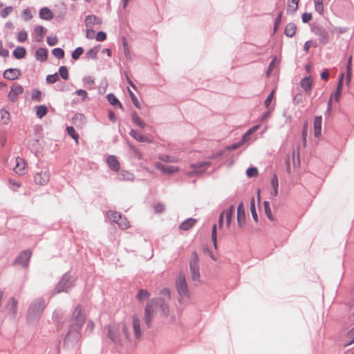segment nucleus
Returning a JSON list of instances; mask_svg holds the SVG:
<instances>
[{
	"instance_id": "obj_56",
	"label": "nucleus",
	"mask_w": 354,
	"mask_h": 354,
	"mask_svg": "<svg viewBox=\"0 0 354 354\" xmlns=\"http://www.w3.org/2000/svg\"><path fill=\"white\" fill-rule=\"evenodd\" d=\"M274 91H272L270 93V94L268 95L267 99L266 100V101H265V106H266V107L268 108L269 106L270 105L272 101L274 99Z\"/></svg>"
},
{
	"instance_id": "obj_52",
	"label": "nucleus",
	"mask_w": 354,
	"mask_h": 354,
	"mask_svg": "<svg viewBox=\"0 0 354 354\" xmlns=\"http://www.w3.org/2000/svg\"><path fill=\"white\" fill-rule=\"evenodd\" d=\"M41 99V93L39 90H34L32 93V100L39 102Z\"/></svg>"
},
{
	"instance_id": "obj_49",
	"label": "nucleus",
	"mask_w": 354,
	"mask_h": 354,
	"mask_svg": "<svg viewBox=\"0 0 354 354\" xmlns=\"http://www.w3.org/2000/svg\"><path fill=\"white\" fill-rule=\"evenodd\" d=\"M59 80V75L57 73H55L53 75H48L46 77V81L50 83L53 84Z\"/></svg>"
},
{
	"instance_id": "obj_41",
	"label": "nucleus",
	"mask_w": 354,
	"mask_h": 354,
	"mask_svg": "<svg viewBox=\"0 0 354 354\" xmlns=\"http://www.w3.org/2000/svg\"><path fill=\"white\" fill-rule=\"evenodd\" d=\"M67 133L69 136H71L77 143L78 142V138L79 136L76 133L75 129L73 127H68L66 128Z\"/></svg>"
},
{
	"instance_id": "obj_48",
	"label": "nucleus",
	"mask_w": 354,
	"mask_h": 354,
	"mask_svg": "<svg viewBox=\"0 0 354 354\" xmlns=\"http://www.w3.org/2000/svg\"><path fill=\"white\" fill-rule=\"evenodd\" d=\"M84 52V50L81 47H79V48H77L73 52V54H72V57L74 59H78L80 58V57L82 55Z\"/></svg>"
},
{
	"instance_id": "obj_61",
	"label": "nucleus",
	"mask_w": 354,
	"mask_h": 354,
	"mask_svg": "<svg viewBox=\"0 0 354 354\" xmlns=\"http://www.w3.org/2000/svg\"><path fill=\"white\" fill-rule=\"evenodd\" d=\"M165 206L163 204L158 203L154 206V210L156 213H161L164 211Z\"/></svg>"
},
{
	"instance_id": "obj_10",
	"label": "nucleus",
	"mask_w": 354,
	"mask_h": 354,
	"mask_svg": "<svg viewBox=\"0 0 354 354\" xmlns=\"http://www.w3.org/2000/svg\"><path fill=\"white\" fill-rule=\"evenodd\" d=\"M24 92V88L17 83H15L11 86L10 91L8 93V98L12 102H17L19 95Z\"/></svg>"
},
{
	"instance_id": "obj_31",
	"label": "nucleus",
	"mask_w": 354,
	"mask_h": 354,
	"mask_svg": "<svg viewBox=\"0 0 354 354\" xmlns=\"http://www.w3.org/2000/svg\"><path fill=\"white\" fill-rule=\"evenodd\" d=\"M150 297V293L148 290L141 289L139 290L138 293L136 295V299L142 302L144 300L149 299Z\"/></svg>"
},
{
	"instance_id": "obj_11",
	"label": "nucleus",
	"mask_w": 354,
	"mask_h": 354,
	"mask_svg": "<svg viewBox=\"0 0 354 354\" xmlns=\"http://www.w3.org/2000/svg\"><path fill=\"white\" fill-rule=\"evenodd\" d=\"M28 171L27 163L25 160L20 157L15 158V166L14 171L19 175H24Z\"/></svg>"
},
{
	"instance_id": "obj_55",
	"label": "nucleus",
	"mask_w": 354,
	"mask_h": 354,
	"mask_svg": "<svg viewBox=\"0 0 354 354\" xmlns=\"http://www.w3.org/2000/svg\"><path fill=\"white\" fill-rule=\"evenodd\" d=\"M106 35L104 32L100 31L98 32L95 36V39L98 41H103L106 39Z\"/></svg>"
},
{
	"instance_id": "obj_47",
	"label": "nucleus",
	"mask_w": 354,
	"mask_h": 354,
	"mask_svg": "<svg viewBox=\"0 0 354 354\" xmlns=\"http://www.w3.org/2000/svg\"><path fill=\"white\" fill-rule=\"evenodd\" d=\"M264 209H265V212H266V214L268 218L270 220L273 221L274 218L272 214L271 209L270 207V204L268 202H266V201L264 202Z\"/></svg>"
},
{
	"instance_id": "obj_34",
	"label": "nucleus",
	"mask_w": 354,
	"mask_h": 354,
	"mask_svg": "<svg viewBox=\"0 0 354 354\" xmlns=\"http://www.w3.org/2000/svg\"><path fill=\"white\" fill-rule=\"evenodd\" d=\"M26 50L23 47H17L13 52V55L17 59H22L25 57Z\"/></svg>"
},
{
	"instance_id": "obj_2",
	"label": "nucleus",
	"mask_w": 354,
	"mask_h": 354,
	"mask_svg": "<svg viewBox=\"0 0 354 354\" xmlns=\"http://www.w3.org/2000/svg\"><path fill=\"white\" fill-rule=\"evenodd\" d=\"M106 335L115 344L122 346L124 342L131 341V334L124 322L112 323L105 327Z\"/></svg>"
},
{
	"instance_id": "obj_40",
	"label": "nucleus",
	"mask_w": 354,
	"mask_h": 354,
	"mask_svg": "<svg viewBox=\"0 0 354 354\" xmlns=\"http://www.w3.org/2000/svg\"><path fill=\"white\" fill-rule=\"evenodd\" d=\"M132 120L133 122L140 127L143 128L145 126V122L141 120V118L136 113L132 115Z\"/></svg>"
},
{
	"instance_id": "obj_64",
	"label": "nucleus",
	"mask_w": 354,
	"mask_h": 354,
	"mask_svg": "<svg viewBox=\"0 0 354 354\" xmlns=\"http://www.w3.org/2000/svg\"><path fill=\"white\" fill-rule=\"evenodd\" d=\"M76 94L80 96L83 100L87 97V92L83 89H80L76 91Z\"/></svg>"
},
{
	"instance_id": "obj_26",
	"label": "nucleus",
	"mask_w": 354,
	"mask_h": 354,
	"mask_svg": "<svg viewBox=\"0 0 354 354\" xmlns=\"http://www.w3.org/2000/svg\"><path fill=\"white\" fill-rule=\"evenodd\" d=\"M86 26L87 28H92V26L96 24H100L101 21L99 18L94 15H89L85 19Z\"/></svg>"
},
{
	"instance_id": "obj_22",
	"label": "nucleus",
	"mask_w": 354,
	"mask_h": 354,
	"mask_svg": "<svg viewBox=\"0 0 354 354\" xmlns=\"http://www.w3.org/2000/svg\"><path fill=\"white\" fill-rule=\"evenodd\" d=\"M39 17L44 20H50L53 18V13L48 8L44 7L40 10Z\"/></svg>"
},
{
	"instance_id": "obj_62",
	"label": "nucleus",
	"mask_w": 354,
	"mask_h": 354,
	"mask_svg": "<svg viewBox=\"0 0 354 354\" xmlns=\"http://www.w3.org/2000/svg\"><path fill=\"white\" fill-rule=\"evenodd\" d=\"M312 19V15L310 13L305 12L302 15V21L304 23H308Z\"/></svg>"
},
{
	"instance_id": "obj_9",
	"label": "nucleus",
	"mask_w": 354,
	"mask_h": 354,
	"mask_svg": "<svg viewBox=\"0 0 354 354\" xmlns=\"http://www.w3.org/2000/svg\"><path fill=\"white\" fill-rule=\"evenodd\" d=\"M208 167L209 164L205 162L197 165H191L189 169L186 171V174L189 176L201 174L203 173Z\"/></svg>"
},
{
	"instance_id": "obj_59",
	"label": "nucleus",
	"mask_w": 354,
	"mask_h": 354,
	"mask_svg": "<svg viewBox=\"0 0 354 354\" xmlns=\"http://www.w3.org/2000/svg\"><path fill=\"white\" fill-rule=\"evenodd\" d=\"M8 55H9L8 50L3 48V43L0 40V55L3 57H6L8 56Z\"/></svg>"
},
{
	"instance_id": "obj_16",
	"label": "nucleus",
	"mask_w": 354,
	"mask_h": 354,
	"mask_svg": "<svg viewBox=\"0 0 354 354\" xmlns=\"http://www.w3.org/2000/svg\"><path fill=\"white\" fill-rule=\"evenodd\" d=\"M31 257V252L25 250L21 252L15 260V263L20 266H26L29 263Z\"/></svg>"
},
{
	"instance_id": "obj_35",
	"label": "nucleus",
	"mask_w": 354,
	"mask_h": 354,
	"mask_svg": "<svg viewBox=\"0 0 354 354\" xmlns=\"http://www.w3.org/2000/svg\"><path fill=\"white\" fill-rule=\"evenodd\" d=\"M107 216L108 218L116 223L118 222L119 220L122 219V216L120 214H119L118 212H113V211H109L107 212Z\"/></svg>"
},
{
	"instance_id": "obj_27",
	"label": "nucleus",
	"mask_w": 354,
	"mask_h": 354,
	"mask_svg": "<svg viewBox=\"0 0 354 354\" xmlns=\"http://www.w3.org/2000/svg\"><path fill=\"white\" fill-rule=\"evenodd\" d=\"M196 223V220L194 218H188L185 221H184L180 225V229L183 230H188L192 228Z\"/></svg>"
},
{
	"instance_id": "obj_7",
	"label": "nucleus",
	"mask_w": 354,
	"mask_h": 354,
	"mask_svg": "<svg viewBox=\"0 0 354 354\" xmlns=\"http://www.w3.org/2000/svg\"><path fill=\"white\" fill-rule=\"evenodd\" d=\"M44 308L45 304L44 300L39 299L34 301L28 310L29 317L34 318L35 317H39Z\"/></svg>"
},
{
	"instance_id": "obj_60",
	"label": "nucleus",
	"mask_w": 354,
	"mask_h": 354,
	"mask_svg": "<svg viewBox=\"0 0 354 354\" xmlns=\"http://www.w3.org/2000/svg\"><path fill=\"white\" fill-rule=\"evenodd\" d=\"M58 42L57 37H48L47 38V43L50 46H55Z\"/></svg>"
},
{
	"instance_id": "obj_14",
	"label": "nucleus",
	"mask_w": 354,
	"mask_h": 354,
	"mask_svg": "<svg viewBox=\"0 0 354 354\" xmlns=\"http://www.w3.org/2000/svg\"><path fill=\"white\" fill-rule=\"evenodd\" d=\"M237 223L240 228H243L246 224L245 211L242 203L237 207Z\"/></svg>"
},
{
	"instance_id": "obj_28",
	"label": "nucleus",
	"mask_w": 354,
	"mask_h": 354,
	"mask_svg": "<svg viewBox=\"0 0 354 354\" xmlns=\"http://www.w3.org/2000/svg\"><path fill=\"white\" fill-rule=\"evenodd\" d=\"M299 0H288L287 5L288 12L293 13L298 8Z\"/></svg>"
},
{
	"instance_id": "obj_53",
	"label": "nucleus",
	"mask_w": 354,
	"mask_h": 354,
	"mask_svg": "<svg viewBox=\"0 0 354 354\" xmlns=\"http://www.w3.org/2000/svg\"><path fill=\"white\" fill-rule=\"evenodd\" d=\"M212 241L213 242L214 248L216 249V225H214L212 230Z\"/></svg>"
},
{
	"instance_id": "obj_39",
	"label": "nucleus",
	"mask_w": 354,
	"mask_h": 354,
	"mask_svg": "<svg viewBox=\"0 0 354 354\" xmlns=\"http://www.w3.org/2000/svg\"><path fill=\"white\" fill-rule=\"evenodd\" d=\"M250 211L252 213V216L254 218V220L257 222L258 221V215L255 209V201L254 198H252L250 201Z\"/></svg>"
},
{
	"instance_id": "obj_17",
	"label": "nucleus",
	"mask_w": 354,
	"mask_h": 354,
	"mask_svg": "<svg viewBox=\"0 0 354 354\" xmlns=\"http://www.w3.org/2000/svg\"><path fill=\"white\" fill-rule=\"evenodd\" d=\"M34 181L39 185H45L49 181V174L48 171H40L34 176Z\"/></svg>"
},
{
	"instance_id": "obj_4",
	"label": "nucleus",
	"mask_w": 354,
	"mask_h": 354,
	"mask_svg": "<svg viewBox=\"0 0 354 354\" xmlns=\"http://www.w3.org/2000/svg\"><path fill=\"white\" fill-rule=\"evenodd\" d=\"M82 329L70 326L64 339V346L67 348L75 346L80 340L82 337Z\"/></svg>"
},
{
	"instance_id": "obj_29",
	"label": "nucleus",
	"mask_w": 354,
	"mask_h": 354,
	"mask_svg": "<svg viewBox=\"0 0 354 354\" xmlns=\"http://www.w3.org/2000/svg\"><path fill=\"white\" fill-rule=\"evenodd\" d=\"M17 305L18 301L14 297L10 298L7 306L8 311L13 314L15 313L17 310Z\"/></svg>"
},
{
	"instance_id": "obj_58",
	"label": "nucleus",
	"mask_w": 354,
	"mask_h": 354,
	"mask_svg": "<svg viewBox=\"0 0 354 354\" xmlns=\"http://www.w3.org/2000/svg\"><path fill=\"white\" fill-rule=\"evenodd\" d=\"M315 8L317 12L322 15L324 13L323 2L315 3Z\"/></svg>"
},
{
	"instance_id": "obj_44",
	"label": "nucleus",
	"mask_w": 354,
	"mask_h": 354,
	"mask_svg": "<svg viewBox=\"0 0 354 354\" xmlns=\"http://www.w3.org/2000/svg\"><path fill=\"white\" fill-rule=\"evenodd\" d=\"M117 224L119 225L120 227L122 229H127L130 227L129 222L127 221L125 218H122V219L119 220Z\"/></svg>"
},
{
	"instance_id": "obj_6",
	"label": "nucleus",
	"mask_w": 354,
	"mask_h": 354,
	"mask_svg": "<svg viewBox=\"0 0 354 354\" xmlns=\"http://www.w3.org/2000/svg\"><path fill=\"white\" fill-rule=\"evenodd\" d=\"M158 303L164 316H168L169 314V302L171 300V292L167 288H164L160 291Z\"/></svg>"
},
{
	"instance_id": "obj_42",
	"label": "nucleus",
	"mask_w": 354,
	"mask_h": 354,
	"mask_svg": "<svg viewBox=\"0 0 354 354\" xmlns=\"http://www.w3.org/2000/svg\"><path fill=\"white\" fill-rule=\"evenodd\" d=\"M107 99L109 102L112 105L118 104L120 108H122V104L120 103L118 98L113 94H109L107 96Z\"/></svg>"
},
{
	"instance_id": "obj_12",
	"label": "nucleus",
	"mask_w": 354,
	"mask_h": 354,
	"mask_svg": "<svg viewBox=\"0 0 354 354\" xmlns=\"http://www.w3.org/2000/svg\"><path fill=\"white\" fill-rule=\"evenodd\" d=\"M72 282L71 281V277L68 275H64L62 279L59 282L57 286V292H67L68 289L72 286Z\"/></svg>"
},
{
	"instance_id": "obj_33",
	"label": "nucleus",
	"mask_w": 354,
	"mask_h": 354,
	"mask_svg": "<svg viewBox=\"0 0 354 354\" xmlns=\"http://www.w3.org/2000/svg\"><path fill=\"white\" fill-rule=\"evenodd\" d=\"M312 84L313 80L310 77H305L301 82V85L306 91L311 89Z\"/></svg>"
},
{
	"instance_id": "obj_45",
	"label": "nucleus",
	"mask_w": 354,
	"mask_h": 354,
	"mask_svg": "<svg viewBox=\"0 0 354 354\" xmlns=\"http://www.w3.org/2000/svg\"><path fill=\"white\" fill-rule=\"evenodd\" d=\"M246 174L248 178L256 177L258 175V169L255 167L248 168Z\"/></svg>"
},
{
	"instance_id": "obj_13",
	"label": "nucleus",
	"mask_w": 354,
	"mask_h": 354,
	"mask_svg": "<svg viewBox=\"0 0 354 354\" xmlns=\"http://www.w3.org/2000/svg\"><path fill=\"white\" fill-rule=\"evenodd\" d=\"M343 78H344V74L342 73L339 77V82H338V85L337 87V90H336L335 93L331 95V97L328 102V111H330V109H331L332 99L334 98V100L336 102H338V100H339V98L342 90V86H343Z\"/></svg>"
},
{
	"instance_id": "obj_38",
	"label": "nucleus",
	"mask_w": 354,
	"mask_h": 354,
	"mask_svg": "<svg viewBox=\"0 0 354 354\" xmlns=\"http://www.w3.org/2000/svg\"><path fill=\"white\" fill-rule=\"evenodd\" d=\"M0 116H1V120L2 121V122L3 124L8 123V122L10 120V113L8 111H6L5 109L1 110Z\"/></svg>"
},
{
	"instance_id": "obj_63",
	"label": "nucleus",
	"mask_w": 354,
	"mask_h": 354,
	"mask_svg": "<svg viewBox=\"0 0 354 354\" xmlns=\"http://www.w3.org/2000/svg\"><path fill=\"white\" fill-rule=\"evenodd\" d=\"M129 95L132 99V101L134 104V105L136 106V107H139V103H138V100H137L135 94L130 90L129 89Z\"/></svg>"
},
{
	"instance_id": "obj_32",
	"label": "nucleus",
	"mask_w": 354,
	"mask_h": 354,
	"mask_svg": "<svg viewBox=\"0 0 354 354\" xmlns=\"http://www.w3.org/2000/svg\"><path fill=\"white\" fill-rule=\"evenodd\" d=\"M36 115L39 118H42L47 113L48 109L45 105H40L35 107Z\"/></svg>"
},
{
	"instance_id": "obj_8",
	"label": "nucleus",
	"mask_w": 354,
	"mask_h": 354,
	"mask_svg": "<svg viewBox=\"0 0 354 354\" xmlns=\"http://www.w3.org/2000/svg\"><path fill=\"white\" fill-rule=\"evenodd\" d=\"M234 212V207L233 205H231L221 214L218 221L220 227H222L224 219H225L227 227H230Z\"/></svg>"
},
{
	"instance_id": "obj_20",
	"label": "nucleus",
	"mask_w": 354,
	"mask_h": 354,
	"mask_svg": "<svg viewBox=\"0 0 354 354\" xmlns=\"http://www.w3.org/2000/svg\"><path fill=\"white\" fill-rule=\"evenodd\" d=\"M322 117L316 116L313 122L314 134L315 137H319L322 131Z\"/></svg>"
},
{
	"instance_id": "obj_36",
	"label": "nucleus",
	"mask_w": 354,
	"mask_h": 354,
	"mask_svg": "<svg viewBox=\"0 0 354 354\" xmlns=\"http://www.w3.org/2000/svg\"><path fill=\"white\" fill-rule=\"evenodd\" d=\"M260 127L259 124L254 126L252 128L250 129L243 136V142H246L249 139V136L257 131Z\"/></svg>"
},
{
	"instance_id": "obj_18",
	"label": "nucleus",
	"mask_w": 354,
	"mask_h": 354,
	"mask_svg": "<svg viewBox=\"0 0 354 354\" xmlns=\"http://www.w3.org/2000/svg\"><path fill=\"white\" fill-rule=\"evenodd\" d=\"M21 75L20 70L17 68H9L4 71V78L9 80H15L18 79Z\"/></svg>"
},
{
	"instance_id": "obj_3",
	"label": "nucleus",
	"mask_w": 354,
	"mask_h": 354,
	"mask_svg": "<svg viewBox=\"0 0 354 354\" xmlns=\"http://www.w3.org/2000/svg\"><path fill=\"white\" fill-rule=\"evenodd\" d=\"M86 319V316L84 307L82 305H77L73 311L69 326L82 329Z\"/></svg>"
},
{
	"instance_id": "obj_51",
	"label": "nucleus",
	"mask_w": 354,
	"mask_h": 354,
	"mask_svg": "<svg viewBox=\"0 0 354 354\" xmlns=\"http://www.w3.org/2000/svg\"><path fill=\"white\" fill-rule=\"evenodd\" d=\"M12 6H8L3 9L1 12V16L3 18H6L8 15H10L12 12Z\"/></svg>"
},
{
	"instance_id": "obj_5",
	"label": "nucleus",
	"mask_w": 354,
	"mask_h": 354,
	"mask_svg": "<svg viewBox=\"0 0 354 354\" xmlns=\"http://www.w3.org/2000/svg\"><path fill=\"white\" fill-rule=\"evenodd\" d=\"M159 306L157 298L150 299L146 304L145 308L144 322L147 326H151L152 320L156 313L157 308Z\"/></svg>"
},
{
	"instance_id": "obj_37",
	"label": "nucleus",
	"mask_w": 354,
	"mask_h": 354,
	"mask_svg": "<svg viewBox=\"0 0 354 354\" xmlns=\"http://www.w3.org/2000/svg\"><path fill=\"white\" fill-rule=\"evenodd\" d=\"M260 127L259 124L254 126L252 128L250 129L243 136V142H246L249 139V136L257 131Z\"/></svg>"
},
{
	"instance_id": "obj_25",
	"label": "nucleus",
	"mask_w": 354,
	"mask_h": 354,
	"mask_svg": "<svg viewBox=\"0 0 354 354\" xmlns=\"http://www.w3.org/2000/svg\"><path fill=\"white\" fill-rule=\"evenodd\" d=\"M296 30V25L293 23H290L286 26L284 33L287 37H292L295 35Z\"/></svg>"
},
{
	"instance_id": "obj_15",
	"label": "nucleus",
	"mask_w": 354,
	"mask_h": 354,
	"mask_svg": "<svg viewBox=\"0 0 354 354\" xmlns=\"http://www.w3.org/2000/svg\"><path fill=\"white\" fill-rule=\"evenodd\" d=\"M132 326L136 339H140L142 337V333L141 330L140 320L138 315H135L133 316Z\"/></svg>"
},
{
	"instance_id": "obj_46",
	"label": "nucleus",
	"mask_w": 354,
	"mask_h": 354,
	"mask_svg": "<svg viewBox=\"0 0 354 354\" xmlns=\"http://www.w3.org/2000/svg\"><path fill=\"white\" fill-rule=\"evenodd\" d=\"M60 76L65 80L68 79V72L66 66H61L59 70Z\"/></svg>"
},
{
	"instance_id": "obj_24",
	"label": "nucleus",
	"mask_w": 354,
	"mask_h": 354,
	"mask_svg": "<svg viewBox=\"0 0 354 354\" xmlns=\"http://www.w3.org/2000/svg\"><path fill=\"white\" fill-rule=\"evenodd\" d=\"M271 186L272 187L273 191L271 192V195L273 197H277L278 195L279 181L278 178L276 175H274L270 181Z\"/></svg>"
},
{
	"instance_id": "obj_23",
	"label": "nucleus",
	"mask_w": 354,
	"mask_h": 354,
	"mask_svg": "<svg viewBox=\"0 0 354 354\" xmlns=\"http://www.w3.org/2000/svg\"><path fill=\"white\" fill-rule=\"evenodd\" d=\"M35 56L37 60L44 62L47 59L48 51L46 48H40L37 50Z\"/></svg>"
},
{
	"instance_id": "obj_30",
	"label": "nucleus",
	"mask_w": 354,
	"mask_h": 354,
	"mask_svg": "<svg viewBox=\"0 0 354 354\" xmlns=\"http://www.w3.org/2000/svg\"><path fill=\"white\" fill-rule=\"evenodd\" d=\"M158 168L160 169L162 172L166 174H173L176 173L178 171V168L174 166H168V165H158Z\"/></svg>"
},
{
	"instance_id": "obj_21",
	"label": "nucleus",
	"mask_w": 354,
	"mask_h": 354,
	"mask_svg": "<svg viewBox=\"0 0 354 354\" xmlns=\"http://www.w3.org/2000/svg\"><path fill=\"white\" fill-rule=\"evenodd\" d=\"M130 135L137 141L141 142H151V140L148 137L143 136L138 133L136 130H131L130 132Z\"/></svg>"
},
{
	"instance_id": "obj_43",
	"label": "nucleus",
	"mask_w": 354,
	"mask_h": 354,
	"mask_svg": "<svg viewBox=\"0 0 354 354\" xmlns=\"http://www.w3.org/2000/svg\"><path fill=\"white\" fill-rule=\"evenodd\" d=\"M53 55L58 59H62L64 57V51L59 48H57L53 50Z\"/></svg>"
},
{
	"instance_id": "obj_54",
	"label": "nucleus",
	"mask_w": 354,
	"mask_h": 354,
	"mask_svg": "<svg viewBox=\"0 0 354 354\" xmlns=\"http://www.w3.org/2000/svg\"><path fill=\"white\" fill-rule=\"evenodd\" d=\"M99 50V47H95L87 52V55L91 58H95Z\"/></svg>"
},
{
	"instance_id": "obj_57",
	"label": "nucleus",
	"mask_w": 354,
	"mask_h": 354,
	"mask_svg": "<svg viewBox=\"0 0 354 354\" xmlns=\"http://www.w3.org/2000/svg\"><path fill=\"white\" fill-rule=\"evenodd\" d=\"M23 17L26 21H28L32 18V13L30 9H25L23 12Z\"/></svg>"
},
{
	"instance_id": "obj_1",
	"label": "nucleus",
	"mask_w": 354,
	"mask_h": 354,
	"mask_svg": "<svg viewBox=\"0 0 354 354\" xmlns=\"http://www.w3.org/2000/svg\"><path fill=\"white\" fill-rule=\"evenodd\" d=\"M187 276L190 277L194 281H199L200 270L199 267L187 268L185 272H180L176 281V289L178 294L179 302H185L190 298V292L187 283Z\"/></svg>"
},
{
	"instance_id": "obj_50",
	"label": "nucleus",
	"mask_w": 354,
	"mask_h": 354,
	"mask_svg": "<svg viewBox=\"0 0 354 354\" xmlns=\"http://www.w3.org/2000/svg\"><path fill=\"white\" fill-rule=\"evenodd\" d=\"M28 37L27 32L25 30H21L18 33L17 40L19 42H24L26 40Z\"/></svg>"
},
{
	"instance_id": "obj_19",
	"label": "nucleus",
	"mask_w": 354,
	"mask_h": 354,
	"mask_svg": "<svg viewBox=\"0 0 354 354\" xmlns=\"http://www.w3.org/2000/svg\"><path fill=\"white\" fill-rule=\"evenodd\" d=\"M106 162L111 169L115 171H119L120 165L115 156H109L106 159Z\"/></svg>"
}]
</instances>
